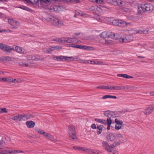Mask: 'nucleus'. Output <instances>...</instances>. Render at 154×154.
Returning <instances> with one entry per match:
<instances>
[{"mask_svg":"<svg viewBox=\"0 0 154 154\" xmlns=\"http://www.w3.org/2000/svg\"><path fill=\"white\" fill-rule=\"evenodd\" d=\"M68 132L70 140H75L77 139L76 131L75 128L73 125L68 126Z\"/></svg>","mask_w":154,"mask_h":154,"instance_id":"f257e3e1","label":"nucleus"},{"mask_svg":"<svg viewBox=\"0 0 154 154\" xmlns=\"http://www.w3.org/2000/svg\"><path fill=\"white\" fill-rule=\"evenodd\" d=\"M46 20L54 25L60 26L63 25V22L56 17H48Z\"/></svg>","mask_w":154,"mask_h":154,"instance_id":"f03ea898","label":"nucleus"},{"mask_svg":"<svg viewBox=\"0 0 154 154\" xmlns=\"http://www.w3.org/2000/svg\"><path fill=\"white\" fill-rule=\"evenodd\" d=\"M138 8L140 11V9L144 12L152 11L153 9V6L150 4H142L140 6H138Z\"/></svg>","mask_w":154,"mask_h":154,"instance_id":"7ed1b4c3","label":"nucleus"},{"mask_svg":"<svg viewBox=\"0 0 154 154\" xmlns=\"http://www.w3.org/2000/svg\"><path fill=\"white\" fill-rule=\"evenodd\" d=\"M67 46L68 47L74 48H77L80 49H83L86 51H92L94 50L93 47L86 45H75L74 44H68Z\"/></svg>","mask_w":154,"mask_h":154,"instance_id":"20e7f679","label":"nucleus"},{"mask_svg":"<svg viewBox=\"0 0 154 154\" xmlns=\"http://www.w3.org/2000/svg\"><path fill=\"white\" fill-rule=\"evenodd\" d=\"M119 144V142L114 143L112 144L109 146L108 143L106 141H103L102 142V146L108 152L111 151V148H113L115 147Z\"/></svg>","mask_w":154,"mask_h":154,"instance_id":"39448f33","label":"nucleus"},{"mask_svg":"<svg viewBox=\"0 0 154 154\" xmlns=\"http://www.w3.org/2000/svg\"><path fill=\"white\" fill-rule=\"evenodd\" d=\"M54 40L58 42H66L71 43L75 42H76V40L75 38H71L63 37L61 38H56Z\"/></svg>","mask_w":154,"mask_h":154,"instance_id":"423d86ee","label":"nucleus"},{"mask_svg":"<svg viewBox=\"0 0 154 154\" xmlns=\"http://www.w3.org/2000/svg\"><path fill=\"white\" fill-rule=\"evenodd\" d=\"M133 38L132 35H129L119 38V41L121 42H128L132 41Z\"/></svg>","mask_w":154,"mask_h":154,"instance_id":"0eeeda50","label":"nucleus"},{"mask_svg":"<svg viewBox=\"0 0 154 154\" xmlns=\"http://www.w3.org/2000/svg\"><path fill=\"white\" fill-rule=\"evenodd\" d=\"M100 36L103 38H113L115 36V34L113 32H108L105 31L102 32L99 35Z\"/></svg>","mask_w":154,"mask_h":154,"instance_id":"6e6552de","label":"nucleus"},{"mask_svg":"<svg viewBox=\"0 0 154 154\" xmlns=\"http://www.w3.org/2000/svg\"><path fill=\"white\" fill-rule=\"evenodd\" d=\"M74 59L72 57H66L63 56H55L54 57V59L55 60L57 61H69V59Z\"/></svg>","mask_w":154,"mask_h":154,"instance_id":"1a4fd4ad","label":"nucleus"},{"mask_svg":"<svg viewBox=\"0 0 154 154\" xmlns=\"http://www.w3.org/2000/svg\"><path fill=\"white\" fill-rule=\"evenodd\" d=\"M106 2L114 5L123 6L124 3L122 0H106Z\"/></svg>","mask_w":154,"mask_h":154,"instance_id":"9d476101","label":"nucleus"},{"mask_svg":"<svg viewBox=\"0 0 154 154\" xmlns=\"http://www.w3.org/2000/svg\"><path fill=\"white\" fill-rule=\"evenodd\" d=\"M103 114L105 116L107 117L106 120L109 119L112 121V119L115 117L114 112L109 110L104 111Z\"/></svg>","mask_w":154,"mask_h":154,"instance_id":"9b49d317","label":"nucleus"},{"mask_svg":"<svg viewBox=\"0 0 154 154\" xmlns=\"http://www.w3.org/2000/svg\"><path fill=\"white\" fill-rule=\"evenodd\" d=\"M9 23L12 26L11 28L16 29L20 25L19 23L13 19H9L8 20Z\"/></svg>","mask_w":154,"mask_h":154,"instance_id":"f8f14e48","label":"nucleus"},{"mask_svg":"<svg viewBox=\"0 0 154 154\" xmlns=\"http://www.w3.org/2000/svg\"><path fill=\"white\" fill-rule=\"evenodd\" d=\"M61 48V47L59 46H53L50 47V48H48L45 51L46 53H49L51 51L54 50H59Z\"/></svg>","mask_w":154,"mask_h":154,"instance_id":"ddd939ff","label":"nucleus"},{"mask_svg":"<svg viewBox=\"0 0 154 154\" xmlns=\"http://www.w3.org/2000/svg\"><path fill=\"white\" fill-rule=\"evenodd\" d=\"M153 110H154V105H152L145 109L144 112L146 115H149L151 113Z\"/></svg>","mask_w":154,"mask_h":154,"instance_id":"4468645a","label":"nucleus"},{"mask_svg":"<svg viewBox=\"0 0 154 154\" xmlns=\"http://www.w3.org/2000/svg\"><path fill=\"white\" fill-rule=\"evenodd\" d=\"M11 119L15 121H24L23 114L18 115L11 118Z\"/></svg>","mask_w":154,"mask_h":154,"instance_id":"2eb2a0df","label":"nucleus"},{"mask_svg":"<svg viewBox=\"0 0 154 154\" xmlns=\"http://www.w3.org/2000/svg\"><path fill=\"white\" fill-rule=\"evenodd\" d=\"M14 51H16L18 53L22 54H24L26 53L25 50L23 48L21 47L15 46L14 47Z\"/></svg>","mask_w":154,"mask_h":154,"instance_id":"dca6fc26","label":"nucleus"},{"mask_svg":"<svg viewBox=\"0 0 154 154\" xmlns=\"http://www.w3.org/2000/svg\"><path fill=\"white\" fill-rule=\"evenodd\" d=\"M10 140V138L6 136H4L2 138V140H1V145L3 146L5 145L6 143Z\"/></svg>","mask_w":154,"mask_h":154,"instance_id":"f3484780","label":"nucleus"},{"mask_svg":"<svg viewBox=\"0 0 154 154\" xmlns=\"http://www.w3.org/2000/svg\"><path fill=\"white\" fill-rule=\"evenodd\" d=\"M127 86L122 85H115L113 86V90H125Z\"/></svg>","mask_w":154,"mask_h":154,"instance_id":"a211bd4d","label":"nucleus"},{"mask_svg":"<svg viewBox=\"0 0 154 154\" xmlns=\"http://www.w3.org/2000/svg\"><path fill=\"white\" fill-rule=\"evenodd\" d=\"M130 23H127L126 22L123 21L121 20H119V22L118 26L122 27H126L127 26L128 24Z\"/></svg>","mask_w":154,"mask_h":154,"instance_id":"6ab92c4d","label":"nucleus"},{"mask_svg":"<svg viewBox=\"0 0 154 154\" xmlns=\"http://www.w3.org/2000/svg\"><path fill=\"white\" fill-rule=\"evenodd\" d=\"M116 137L114 134L112 133H110L109 135L107 136V138L109 140L111 141H112L116 139Z\"/></svg>","mask_w":154,"mask_h":154,"instance_id":"aec40b11","label":"nucleus"},{"mask_svg":"<svg viewBox=\"0 0 154 154\" xmlns=\"http://www.w3.org/2000/svg\"><path fill=\"white\" fill-rule=\"evenodd\" d=\"M26 124L27 126L29 128H33L35 125L34 122L31 121L26 122Z\"/></svg>","mask_w":154,"mask_h":154,"instance_id":"412c9836","label":"nucleus"},{"mask_svg":"<svg viewBox=\"0 0 154 154\" xmlns=\"http://www.w3.org/2000/svg\"><path fill=\"white\" fill-rule=\"evenodd\" d=\"M44 136L50 140L54 141L55 140V139L54 138V137L52 135L48 133H46Z\"/></svg>","mask_w":154,"mask_h":154,"instance_id":"4be33fe9","label":"nucleus"},{"mask_svg":"<svg viewBox=\"0 0 154 154\" xmlns=\"http://www.w3.org/2000/svg\"><path fill=\"white\" fill-rule=\"evenodd\" d=\"M117 76L118 77H122L126 79H130L131 78H133L132 76L128 75L126 74H118Z\"/></svg>","mask_w":154,"mask_h":154,"instance_id":"5701e85b","label":"nucleus"},{"mask_svg":"<svg viewBox=\"0 0 154 154\" xmlns=\"http://www.w3.org/2000/svg\"><path fill=\"white\" fill-rule=\"evenodd\" d=\"M82 61L83 63H91L92 64H97V60H82Z\"/></svg>","mask_w":154,"mask_h":154,"instance_id":"b1692460","label":"nucleus"},{"mask_svg":"<svg viewBox=\"0 0 154 154\" xmlns=\"http://www.w3.org/2000/svg\"><path fill=\"white\" fill-rule=\"evenodd\" d=\"M14 50V47L11 48V47L9 46H7L6 48H5V51L6 53H10L12 51Z\"/></svg>","mask_w":154,"mask_h":154,"instance_id":"393cba45","label":"nucleus"},{"mask_svg":"<svg viewBox=\"0 0 154 154\" xmlns=\"http://www.w3.org/2000/svg\"><path fill=\"white\" fill-rule=\"evenodd\" d=\"M8 147L3 149L1 148V154H9V151L8 150Z\"/></svg>","mask_w":154,"mask_h":154,"instance_id":"a878e982","label":"nucleus"},{"mask_svg":"<svg viewBox=\"0 0 154 154\" xmlns=\"http://www.w3.org/2000/svg\"><path fill=\"white\" fill-rule=\"evenodd\" d=\"M31 2H33L35 4H36L39 1L40 2H43L47 4L48 3H49L50 0H31Z\"/></svg>","mask_w":154,"mask_h":154,"instance_id":"bb28decb","label":"nucleus"},{"mask_svg":"<svg viewBox=\"0 0 154 154\" xmlns=\"http://www.w3.org/2000/svg\"><path fill=\"white\" fill-rule=\"evenodd\" d=\"M108 98H112L116 99L117 98V97L115 96H112L109 95H106L103 96L102 97V99H105Z\"/></svg>","mask_w":154,"mask_h":154,"instance_id":"cd10ccee","label":"nucleus"},{"mask_svg":"<svg viewBox=\"0 0 154 154\" xmlns=\"http://www.w3.org/2000/svg\"><path fill=\"white\" fill-rule=\"evenodd\" d=\"M94 120L99 123L103 124H106L107 121H106L105 119H95Z\"/></svg>","mask_w":154,"mask_h":154,"instance_id":"c85d7f7f","label":"nucleus"},{"mask_svg":"<svg viewBox=\"0 0 154 154\" xmlns=\"http://www.w3.org/2000/svg\"><path fill=\"white\" fill-rule=\"evenodd\" d=\"M112 123V121H111L109 119H108L107 120V122H106V124H105L104 125H107V129L108 130H109L110 129V125Z\"/></svg>","mask_w":154,"mask_h":154,"instance_id":"c756f323","label":"nucleus"},{"mask_svg":"<svg viewBox=\"0 0 154 154\" xmlns=\"http://www.w3.org/2000/svg\"><path fill=\"white\" fill-rule=\"evenodd\" d=\"M26 58L29 60H34L35 58V56L33 55H28L26 56Z\"/></svg>","mask_w":154,"mask_h":154,"instance_id":"7c9ffc66","label":"nucleus"},{"mask_svg":"<svg viewBox=\"0 0 154 154\" xmlns=\"http://www.w3.org/2000/svg\"><path fill=\"white\" fill-rule=\"evenodd\" d=\"M115 122L117 125H122L123 124V122L118 118L115 119Z\"/></svg>","mask_w":154,"mask_h":154,"instance_id":"2f4dec72","label":"nucleus"},{"mask_svg":"<svg viewBox=\"0 0 154 154\" xmlns=\"http://www.w3.org/2000/svg\"><path fill=\"white\" fill-rule=\"evenodd\" d=\"M103 127V125H99L97 126V129H98L97 130V133L99 134H100L101 133Z\"/></svg>","mask_w":154,"mask_h":154,"instance_id":"473e14b6","label":"nucleus"},{"mask_svg":"<svg viewBox=\"0 0 154 154\" xmlns=\"http://www.w3.org/2000/svg\"><path fill=\"white\" fill-rule=\"evenodd\" d=\"M23 116L24 121L30 119L32 117V116L31 115L28 114H23Z\"/></svg>","mask_w":154,"mask_h":154,"instance_id":"72a5a7b5","label":"nucleus"},{"mask_svg":"<svg viewBox=\"0 0 154 154\" xmlns=\"http://www.w3.org/2000/svg\"><path fill=\"white\" fill-rule=\"evenodd\" d=\"M119 20H114L112 22V24L113 25L118 26L119 24Z\"/></svg>","mask_w":154,"mask_h":154,"instance_id":"f704fd0d","label":"nucleus"},{"mask_svg":"<svg viewBox=\"0 0 154 154\" xmlns=\"http://www.w3.org/2000/svg\"><path fill=\"white\" fill-rule=\"evenodd\" d=\"M94 149H87L86 152L89 153L90 154H94Z\"/></svg>","mask_w":154,"mask_h":154,"instance_id":"c9c22d12","label":"nucleus"},{"mask_svg":"<svg viewBox=\"0 0 154 154\" xmlns=\"http://www.w3.org/2000/svg\"><path fill=\"white\" fill-rule=\"evenodd\" d=\"M37 131L38 133H39L40 134H42L44 136L45 135V134L46 133V132H45L43 130L40 129H37Z\"/></svg>","mask_w":154,"mask_h":154,"instance_id":"e433bc0d","label":"nucleus"},{"mask_svg":"<svg viewBox=\"0 0 154 154\" xmlns=\"http://www.w3.org/2000/svg\"><path fill=\"white\" fill-rule=\"evenodd\" d=\"M8 109L5 108H1V113L8 112Z\"/></svg>","mask_w":154,"mask_h":154,"instance_id":"4c0bfd02","label":"nucleus"},{"mask_svg":"<svg viewBox=\"0 0 154 154\" xmlns=\"http://www.w3.org/2000/svg\"><path fill=\"white\" fill-rule=\"evenodd\" d=\"M108 18L105 17H100V22H106L108 21Z\"/></svg>","mask_w":154,"mask_h":154,"instance_id":"58836bf2","label":"nucleus"},{"mask_svg":"<svg viewBox=\"0 0 154 154\" xmlns=\"http://www.w3.org/2000/svg\"><path fill=\"white\" fill-rule=\"evenodd\" d=\"M111 148V151L109 152H110L112 153L113 154H117L118 152L117 150L116 149H114L112 148Z\"/></svg>","mask_w":154,"mask_h":154,"instance_id":"ea45409f","label":"nucleus"},{"mask_svg":"<svg viewBox=\"0 0 154 154\" xmlns=\"http://www.w3.org/2000/svg\"><path fill=\"white\" fill-rule=\"evenodd\" d=\"M148 30H144L143 31L142 30H139L137 32L138 33H143L145 34H147L148 32Z\"/></svg>","mask_w":154,"mask_h":154,"instance_id":"a19ab883","label":"nucleus"},{"mask_svg":"<svg viewBox=\"0 0 154 154\" xmlns=\"http://www.w3.org/2000/svg\"><path fill=\"white\" fill-rule=\"evenodd\" d=\"M122 125H115V129L117 130H119V129L121 128L122 127Z\"/></svg>","mask_w":154,"mask_h":154,"instance_id":"79ce46f5","label":"nucleus"},{"mask_svg":"<svg viewBox=\"0 0 154 154\" xmlns=\"http://www.w3.org/2000/svg\"><path fill=\"white\" fill-rule=\"evenodd\" d=\"M22 80L20 79H13V83H17L21 82Z\"/></svg>","mask_w":154,"mask_h":154,"instance_id":"37998d69","label":"nucleus"},{"mask_svg":"<svg viewBox=\"0 0 154 154\" xmlns=\"http://www.w3.org/2000/svg\"><path fill=\"white\" fill-rule=\"evenodd\" d=\"M100 17L99 16V15H95L94 17V18L97 20V21H99V22L100 21Z\"/></svg>","mask_w":154,"mask_h":154,"instance_id":"c03bdc74","label":"nucleus"},{"mask_svg":"<svg viewBox=\"0 0 154 154\" xmlns=\"http://www.w3.org/2000/svg\"><path fill=\"white\" fill-rule=\"evenodd\" d=\"M7 46L3 45L2 44H1V49L3 50L4 51H5V49Z\"/></svg>","mask_w":154,"mask_h":154,"instance_id":"a18cd8bd","label":"nucleus"},{"mask_svg":"<svg viewBox=\"0 0 154 154\" xmlns=\"http://www.w3.org/2000/svg\"><path fill=\"white\" fill-rule=\"evenodd\" d=\"M101 152L99 150L94 149V154H101Z\"/></svg>","mask_w":154,"mask_h":154,"instance_id":"49530a36","label":"nucleus"},{"mask_svg":"<svg viewBox=\"0 0 154 154\" xmlns=\"http://www.w3.org/2000/svg\"><path fill=\"white\" fill-rule=\"evenodd\" d=\"M112 42L111 40H107L106 39V44L107 45H109L110 44H111Z\"/></svg>","mask_w":154,"mask_h":154,"instance_id":"de8ad7c7","label":"nucleus"},{"mask_svg":"<svg viewBox=\"0 0 154 154\" xmlns=\"http://www.w3.org/2000/svg\"><path fill=\"white\" fill-rule=\"evenodd\" d=\"M99 42L103 44H106V39L103 38L99 41Z\"/></svg>","mask_w":154,"mask_h":154,"instance_id":"09e8293b","label":"nucleus"},{"mask_svg":"<svg viewBox=\"0 0 154 154\" xmlns=\"http://www.w3.org/2000/svg\"><path fill=\"white\" fill-rule=\"evenodd\" d=\"M112 88L113 86H112L111 85L105 86V89H108L113 90Z\"/></svg>","mask_w":154,"mask_h":154,"instance_id":"8fccbe9b","label":"nucleus"},{"mask_svg":"<svg viewBox=\"0 0 154 154\" xmlns=\"http://www.w3.org/2000/svg\"><path fill=\"white\" fill-rule=\"evenodd\" d=\"M93 2H96V3H100L101 2V0H89Z\"/></svg>","mask_w":154,"mask_h":154,"instance_id":"3c124183","label":"nucleus"},{"mask_svg":"<svg viewBox=\"0 0 154 154\" xmlns=\"http://www.w3.org/2000/svg\"><path fill=\"white\" fill-rule=\"evenodd\" d=\"M7 82H12L13 83V79L12 78H8Z\"/></svg>","mask_w":154,"mask_h":154,"instance_id":"603ef678","label":"nucleus"},{"mask_svg":"<svg viewBox=\"0 0 154 154\" xmlns=\"http://www.w3.org/2000/svg\"><path fill=\"white\" fill-rule=\"evenodd\" d=\"M87 149L85 147H79V150L82 151L86 152Z\"/></svg>","mask_w":154,"mask_h":154,"instance_id":"864d4df0","label":"nucleus"},{"mask_svg":"<svg viewBox=\"0 0 154 154\" xmlns=\"http://www.w3.org/2000/svg\"><path fill=\"white\" fill-rule=\"evenodd\" d=\"M123 136L122 134H117L116 135V139H119L121 138H122Z\"/></svg>","mask_w":154,"mask_h":154,"instance_id":"5fc2aeb1","label":"nucleus"},{"mask_svg":"<svg viewBox=\"0 0 154 154\" xmlns=\"http://www.w3.org/2000/svg\"><path fill=\"white\" fill-rule=\"evenodd\" d=\"M1 32H11V31L10 30H2L0 31Z\"/></svg>","mask_w":154,"mask_h":154,"instance_id":"6e6d98bb","label":"nucleus"},{"mask_svg":"<svg viewBox=\"0 0 154 154\" xmlns=\"http://www.w3.org/2000/svg\"><path fill=\"white\" fill-rule=\"evenodd\" d=\"M91 127L93 129H95L97 128L96 125L94 124H92L91 125Z\"/></svg>","mask_w":154,"mask_h":154,"instance_id":"4d7b16f0","label":"nucleus"},{"mask_svg":"<svg viewBox=\"0 0 154 154\" xmlns=\"http://www.w3.org/2000/svg\"><path fill=\"white\" fill-rule=\"evenodd\" d=\"M97 88H99L100 89H105V86H99L96 87Z\"/></svg>","mask_w":154,"mask_h":154,"instance_id":"13d9d810","label":"nucleus"},{"mask_svg":"<svg viewBox=\"0 0 154 154\" xmlns=\"http://www.w3.org/2000/svg\"><path fill=\"white\" fill-rule=\"evenodd\" d=\"M15 153V150H12L11 151H9V154H14Z\"/></svg>","mask_w":154,"mask_h":154,"instance_id":"bf43d9fd","label":"nucleus"},{"mask_svg":"<svg viewBox=\"0 0 154 154\" xmlns=\"http://www.w3.org/2000/svg\"><path fill=\"white\" fill-rule=\"evenodd\" d=\"M7 79L5 78H1V81L2 80L3 82H7Z\"/></svg>","mask_w":154,"mask_h":154,"instance_id":"052dcab7","label":"nucleus"},{"mask_svg":"<svg viewBox=\"0 0 154 154\" xmlns=\"http://www.w3.org/2000/svg\"><path fill=\"white\" fill-rule=\"evenodd\" d=\"M103 64V62L97 60V64L101 65H102Z\"/></svg>","mask_w":154,"mask_h":154,"instance_id":"680f3d73","label":"nucleus"},{"mask_svg":"<svg viewBox=\"0 0 154 154\" xmlns=\"http://www.w3.org/2000/svg\"><path fill=\"white\" fill-rule=\"evenodd\" d=\"M35 59H34V60H35L37 61L40 60V58L38 56L37 57H36L35 56Z\"/></svg>","mask_w":154,"mask_h":154,"instance_id":"e2e57ef3","label":"nucleus"},{"mask_svg":"<svg viewBox=\"0 0 154 154\" xmlns=\"http://www.w3.org/2000/svg\"><path fill=\"white\" fill-rule=\"evenodd\" d=\"M11 58L9 57H5V59L7 61H9L11 60Z\"/></svg>","mask_w":154,"mask_h":154,"instance_id":"0e129e2a","label":"nucleus"},{"mask_svg":"<svg viewBox=\"0 0 154 154\" xmlns=\"http://www.w3.org/2000/svg\"><path fill=\"white\" fill-rule=\"evenodd\" d=\"M73 148L75 149H77L79 150V147L74 146L73 147Z\"/></svg>","mask_w":154,"mask_h":154,"instance_id":"69168bd1","label":"nucleus"},{"mask_svg":"<svg viewBox=\"0 0 154 154\" xmlns=\"http://www.w3.org/2000/svg\"><path fill=\"white\" fill-rule=\"evenodd\" d=\"M19 65L21 66H24V62H21L19 63Z\"/></svg>","mask_w":154,"mask_h":154,"instance_id":"338daca9","label":"nucleus"},{"mask_svg":"<svg viewBox=\"0 0 154 154\" xmlns=\"http://www.w3.org/2000/svg\"><path fill=\"white\" fill-rule=\"evenodd\" d=\"M150 94L151 96H154V91H152L150 92Z\"/></svg>","mask_w":154,"mask_h":154,"instance_id":"774afa93","label":"nucleus"}]
</instances>
